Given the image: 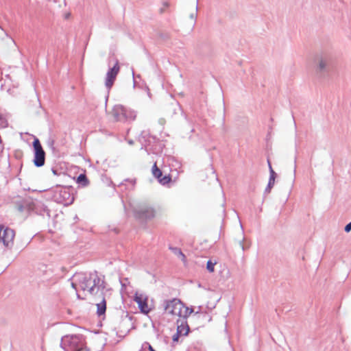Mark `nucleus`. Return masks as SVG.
Here are the masks:
<instances>
[{
    "instance_id": "16",
    "label": "nucleus",
    "mask_w": 351,
    "mask_h": 351,
    "mask_svg": "<svg viewBox=\"0 0 351 351\" xmlns=\"http://www.w3.org/2000/svg\"><path fill=\"white\" fill-rule=\"evenodd\" d=\"M97 313L99 316L105 314L106 311V302L104 298H103L102 301L100 303L97 304Z\"/></svg>"
},
{
    "instance_id": "28",
    "label": "nucleus",
    "mask_w": 351,
    "mask_h": 351,
    "mask_svg": "<svg viewBox=\"0 0 351 351\" xmlns=\"http://www.w3.org/2000/svg\"><path fill=\"white\" fill-rule=\"evenodd\" d=\"M53 173L54 174H56V171L55 170H53Z\"/></svg>"
},
{
    "instance_id": "11",
    "label": "nucleus",
    "mask_w": 351,
    "mask_h": 351,
    "mask_svg": "<svg viewBox=\"0 0 351 351\" xmlns=\"http://www.w3.org/2000/svg\"><path fill=\"white\" fill-rule=\"evenodd\" d=\"M112 115L116 121H125L128 120L126 110L121 105H117L112 109Z\"/></svg>"
},
{
    "instance_id": "20",
    "label": "nucleus",
    "mask_w": 351,
    "mask_h": 351,
    "mask_svg": "<svg viewBox=\"0 0 351 351\" xmlns=\"http://www.w3.org/2000/svg\"><path fill=\"white\" fill-rule=\"evenodd\" d=\"M216 263H212L210 261H208L206 264V268L209 272L212 273L215 271V265Z\"/></svg>"
},
{
    "instance_id": "18",
    "label": "nucleus",
    "mask_w": 351,
    "mask_h": 351,
    "mask_svg": "<svg viewBox=\"0 0 351 351\" xmlns=\"http://www.w3.org/2000/svg\"><path fill=\"white\" fill-rule=\"evenodd\" d=\"M77 182L82 186H86L88 184V180L85 174H80L77 177Z\"/></svg>"
},
{
    "instance_id": "24",
    "label": "nucleus",
    "mask_w": 351,
    "mask_h": 351,
    "mask_svg": "<svg viewBox=\"0 0 351 351\" xmlns=\"http://www.w3.org/2000/svg\"><path fill=\"white\" fill-rule=\"evenodd\" d=\"M148 349L149 351H156L151 345H149Z\"/></svg>"
},
{
    "instance_id": "7",
    "label": "nucleus",
    "mask_w": 351,
    "mask_h": 351,
    "mask_svg": "<svg viewBox=\"0 0 351 351\" xmlns=\"http://www.w3.org/2000/svg\"><path fill=\"white\" fill-rule=\"evenodd\" d=\"M109 69L106 73L105 77V86L107 90L109 91L112 87L116 77L120 71V66L119 64V61L116 60L115 63L112 66L110 65V61L108 62Z\"/></svg>"
},
{
    "instance_id": "1",
    "label": "nucleus",
    "mask_w": 351,
    "mask_h": 351,
    "mask_svg": "<svg viewBox=\"0 0 351 351\" xmlns=\"http://www.w3.org/2000/svg\"><path fill=\"white\" fill-rule=\"evenodd\" d=\"M74 278L80 288L83 291H87L91 295H97L104 289V281L98 276L97 271L77 274Z\"/></svg>"
},
{
    "instance_id": "12",
    "label": "nucleus",
    "mask_w": 351,
    "mask_h": 351,
    "mask_svg": "<svg viewBox=\"0 0 351 351\" xmlns=\"http://www.w3.org/2000/svg\"><path fill=\"white\" fill-rule=\"evenodd\" d=\"M152 173L154 176L157 178L159 182L162 184H166L171 182V178L170 176H165L162 177L161 170L157 167L156 162H155L152 167Z\"/></svg>"
},
{
    "instance_id": "19",
    "label": "nucleus",
    "mask_w": 351,
    "mask_h": 351,
    "mask_svg": "<svg viewBox=\"0 0 351 351\" xmlns=\"http://www.w3.org/2000/svg\"><path fill=\"white\" fill-rule=\"evenodd\" d=\"M270 178L268 183V188L271 189V188L273 187L274 182H275V178H276V173L272 169V168L270 167Z\"/></svg>"
},
{
    "instance_id": "5",
    "label": "nucleus",
    "mask_w": 351,
    "mask_h": 351,
    "mask_svg": "<svg viewBox=\"0 0 351 351\" xmlns=\"http://www.w3.org/2000/svg\"><path fill=\"white\" fill-rule=\"evenodd\" d=\"M133 300L137 304L141 313L147 315L154 308L153 300L150 299L145 292L137 291L134 294Z\"/></svg>"
},
{
    "instance_id": "27",
    "label": "nucleus",
    "mask_w": 351,
    "mask_h": 351,
    "mask_svg": "<svg viewBox=\"0 0 351 351\" xmlns=\"http://www.w3.org/2000/svg\"><path fill=\"white\" fill-rule=\"evenodd\" d=\"M320 66H321V68L324 67V65L322 64V63L320 64Z\"/></svg>"
},
{
    "instance_id": "10",
    "label": "nucleus",
    "mask_w": 351,
    "mask_h": 351,
    "mask_svg": "<svg viewBox=\"0 0 351 351\" xmlns=\"http://www.w3.org/2000/svg\"><path fill=\"white\" fill-rule=\"evenodd\" d=\"M120 282L121 288L120 293L123 300V302L127 305H130L132 303V298L130 296L129 292L127 291V286L130 285V282L128 278L121 279Z\"/></svg>"
},
{
    "instance_id": "15",
    "label": "nucleus",
    "mask_w": 351,
    "mask_h": 351,
    "mask_svg": "<svg viewBox=\"0 0 351 351\" xmlns=\"http://www.w3.org/2000/svg\"><path fill=\"white\" fill-rule=\"evenodd\" d=\"M120 190L121 191V199H122V202L123 204V206H124V208L125 210V211H127L128 210V205L129 206H130L131 205V197H130V191L127 192H124L123 191V189L125 188V186L123 184H121L120 186Z\"/></svg>"
},
{
    "instance_id": "6",
    "label": "nucleus",
    "mask_w": 351,
    "mask_h": 351,
    "mask_svg": "<svg viewBox=\"0 0 351 351\" xmlns=\"http://www.w3.org/2000/svg\"><path fill=\"white\" fill-rule=\"evenodd\" d=\"M32 145L34 150V165L36 167H41L44 166L45 163V152L38 138H34Z\"/></svg>"
},
{
    "instance_id": "26",
    "label": "nucleus",
    "mask_w": 351,
    "mask_h": 351,
    "mask_svg": "<svg viewBox=\"0 0 351 351\" xmlns=\"http://www.w3.org/2000/svg\"><path fill=\"white\" fill-rule=\"evenodd\" d=\"M128 143L130 145H132V140L129 139V140L128 141Z\"/></svg>"
},
{
    "instance_id": "23",
    "label": "nucleus",
    "mask_w": 351,
    "mask_h": 351,
    "mask_svg": "<svg viewBox=\"0 0 351 351\" xmlns=\"http://www.w3.org/2000/svg\"><path fill=\"white\" fill-rule=\"evenodd\" d=\"M125 317H128V319L130 320H132V315L130 314V313L128 311H125Z\"/></svg>"
},
{
    "instance_id": "14",
    "label": "nucleus",
    "mask_w": 351,
    "mask_h": 351,
    "mask_svg": "<svg viewBox=\"0 0 351 351\" xmlns=\"http://www.w3.org/2000/svg\"><path fill=\"white\" fill-rule=\"evenodd\" d=\"M15 205L17 210L21 213H29L32 208V203L25 199L16 202Z\"/></svg>"
},
{
    "instance_id": "8",
    "label": "nucleus",
    "mask_w": 351,
    "mask_h": 351,
    "mask_svg": "<svg viewBox=\"0 0 351 351\" xmlns=\"http://www.w3.org/2000/svg\"><path fill=\"white\" fill-rule=\"evenodd\" d=\"M15 232L13 229L0 224V242H2L4 246L12 247Z\"/></svg>"
},
{
    "instance_id": "25",
    "label": "nucleus",
    "mask_w": 351,
    "mask_h": 351,
    "mask_svg": "<svg viewBox=\"0 0 351 351\" xmlns=\"http://www.w3.org/2000/svg\"><path fill=\"white\" fill-rule=\"evenodd\" d=\"M71 285H72V287L74 288L75 289H76V283L75 282H72L71 283Z\"/></svg>"
},
{
    "instance_id": "21",
    "label": "nucleus",
    "mask_w": 351,
    "mask_h": 351,
    "mask_svg": "<svg viewBox=\"0 0 351 351\" xmlns=\"http://www.w3.org/2000/svg\"><path fill=\"white\" fill-rule=\"evenodd\" d=\"M182 336V335L180 334H178V332H176V333L173 336V342H178L179 341V338L180 337Z\"/></svg>"
},
{
    "instance_id": "4",
    "label": "nucleus",
    "mask_w": 351,
    "mask_h": 351,
    "mask_svg": "<svg viewBox=\"0 0 351 351\" xmlns=\"http://www.w3.org/2000/svg\"><path fill=\"white\" fill-rule=\"evenodd\" d=\"M71 187L57 186L53 190L52 198L53 201L64 206L71 205L74 201V196Z\"/></svg>"
},
{
    "instance_id": "22",
    "label": "nucleus",
    "mask_w": 351,
    "mask_h": 351,
    "mask_svg": "<svg viewBox=\"0 0 351 351\" xmlns=\"http://www.w3.org/2000/svg\"><path fill=\"white\" fill-rule=\"evenodd\" d=\"M351 230V221L345 227V231L348 232Z\"/></svg>"
},
{
    "instance_id": "17",
    "label": "nucleus",
    "mask_w": 351,
    "mask_h": 351,
    "mask_svg": "<svg viewBox=\"0 0 351 351\" xmlns=\"http://www.w3.org/2000/svg\"><path fill=\"white\" fill-rule=\"evenodd\" d=\"M170 250H171V252L175 254L177 256H178L179 258H180V259L183 261V262H186V256L185 255L182 253V250L178 248V247H170Z\"/></svg>"
},
{
    "instance_id": "3",
    "label": "nucleus",
    "mask_w": 351,
    "mask_h": 351,
    "mask_svg": "<svg viewBox=\"0 0 351 351\" xmlns=\"http://www.w3.org/2000/svg\"><path fill=\"white\" fill-rule=\"evenodd\" d=\"M61 348L64 351H90L82 335H69L62 337Z\"/></svg>"
},
{
    "instance_id": "2",
    "label": "nucleus",
    "mask_w": 351,
    "mask_h": 351,
    "mask_svg": "<svg viewBox=\"0 0 351 351\" xmlns=\"http://www.w3.org/2000/svg\"><path fill=\"white\" fill-rule=\"evenodd\" d=\"M165 310V313L171 316L173 319H186L193 313V309L186 306L178 298L167 301Z\"/></svg>"
},
{
    "instance_id": "13",
    "label": "nucleus",
    "mask_w": 351,
    "mask_h": 351,
    "mask_svg": "<svg viewBox=\"0 0 351 351\" xmlns=\"http://www.w3.org/2000/svg\"><path fill=\"white\" fill-rule=\"evenodd\" d=\"M177 324L178 326L176 332L182 336H186L189 332V326L187 324L186 319H178Z\"/></svg>"
},
{
    "instance_id": "9",
    "label": "nucleus",
    "mask_w": 351,
    "mask_h": 351,
    "mask_svg": "<svg viewBox=\"0 0 351 351\" xmlns=\"http://www.w3.org/2000/svg\"><path fill=\"white\" fill-rule=\"evenodd\" d=\"M157 215V211L152 207H143L138 210L135 216L136 218L142 221L151 220L155 218Z\"/></svg>"
}]
</instances>
